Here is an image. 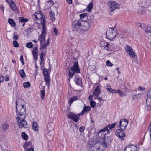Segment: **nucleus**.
I'll return each mask as SVG.
<instances>
[{
    "instance_id": "1",
    "label": "nucleus",
    "mask_w": 151,
    "mask_h": 151,
    "mask_svg": "<svg viewBox=\"0 0 151 151\" xmlns=\"http://www.w3.org/2000/svg\"><path fill=\"white\" fill-rule=\"evenodd\" d=\"M44 23L42 26V30L41 31V34L38 37V40L40 41V50H43L45 48L47 49V47L48 46L49 44V39H47V41L45 42V37L47 33V29L46 27H45Z\"/></svg>"
},
{
    "instance_id": "2",
    "label": "nucleus",
    "mask_w": 151,
    "mask_h": 151,
    "mask_svg": "<svg viewBox=\"0 0 151 151\" xmlns=\"http://www.w3.org/2000/svg\"><path fill=\"white\" fill-rule=\"evenodd\" d=\"M22 100L19 99H17L16 102V111L18 116L16 118H25L26 116V107L23 105H21L19 103Z\"/></svg>"
},
{
    "instance_id": "3",
    "label": "nucleus",
    "mask_w": 151,
    "mask_h": 151,
    "mask_svg": "<svg viewBox=\"0 0 151 151\" xmlns=\"http://www.w3.org/2000/svg\"><path fill=\"white\" fill-rule=\"evenodd\" d=\"M80 72V70L79 68L78 62H75L71 69L69 70V76H73L76 73H79Z\"/></svg>"
},
{
    "instance_id": "4",
    "label": "nucleus",
    "mask_w": 151,
    "mask_h": 151,
    "mask_svg": "<svg viewBox=\"0 0 151 151\" xmlns=\"http://www.w3.org/2000/svg\"><path fill=\"white\" fill-rule=\"evenodd\" d=\"M82 20H79L78 21H75L72 23V26L73 28L75 30L80 32H83L82 28Z\"/></svg>"
},
{
    "instance_id": "5",
    "label": "nucleus",
    "mask_w": 151,
    "mask_h": 151,
    "mask_svg": "<svg viewBox=\"0 0 151 151\" xmlns=\"http://www.w3.org/2000/svg\"><path fill=\"white\" fill-rule=\"evenodd\" d=\"M25 118H16V119L18 120L17 123L18 126L20 128H27L29 127V125L26 121L24 120Z\"/></svg>"
},
{
    "instance_id": "6",
    "label": "nucleus",
    "mask_w": 151,
    "mask_h": 151,
    "mask_svg": "<svg viewBox=\"0 0 151 151\" xmlns=\"http://www.w3.org/2000/svg\"><path fill=\"white\" fill-rule=\"evenodd\" d=\"M35 15L37 21L38 19L40 20L41 23H42V26L44 23L45 26L46 27V19L45 17H43V13L41 11L37 12L36 14H35Z\"/></svg>"
},
{
    "instance_id": "7",
    "label": "nucleus",
    "mask_w": 151,
    "mask_h": 151,
    "mask_svg": "<svg viewBox=\"0 0 151 151\" xmlns=\"http://www.w3.org/2000/svg\"><path fill=\"white\" fill-rule=\"evenodd\" d=\"M108 5L109 6V9L111 12L116 9L119 8V5L116 2L110 1L108 3Z\"/></svg>"
},
{
    "instance_id": "8",
    "label": "nucleus",
    "mask_w": 151,
    "mask_h": 151,
    "mask_svg": "<svg viewBox=\"0 0 151 151\" xmlns=\"http://www.w3.org/2000/svg\"><path fill=\"white\" fill-rule=\"evenodd\" d=\"M112 30H107L106 36V37L111 41L113 40V39L116 36V32H112Z\"/></svg>"
},
{
    "instance_id": "9",
    "label": "nucleus",
    "mask_w": 151,
    "mask_h": 151,
    "mask_svg": "<svg viewBox=\"0 0 151 151\" xmlns=\"http://www.w3.org/2000/svg\"><path fill=\"white\" fill-rule=\"evenodd\" d=\"M124 130L118 129L116 132V134L117 136L119 137L121 141L124 139V138L126 136V135Z\"/></svg>"
},
{
    "instance_id": "10",
    "label": "nucleus",
    "mask_w": 151,
    "mask_h": 151,
    "mask_svg": "<svg viewBox=\"0 0 151 151\" xmlns=\"http://www.w3.org/2000/svg\"><path fill=\"white\" fill-rule=\"evenodd\" d=\"M111 138L110 136H107V137H105V138L103 140V142L101 143V145L103 146V148H102V150H105L107 147V144L111 142Z\"/></svg>"
},
{
    "instance_id": "11",
    "label": "nucleus",
    "mask_w": 151,
    "mask_h": 151,
    "mask_svg": "<svg viewBox=\"0 0 151 151\" xmlns=\"http://www.w3.org/2000/svg\"><path fill=\"white\" fill-rule=\"evenodd\" d=\"M125 50L127 52L128 54L132 58H134L136 56V54L133 51L132 48L130 46L127 45L125 47Z\"/></svg>"
},
{
    "instance_id": "12",
    "label": "nucleus",
    "mask_w": 151,
    "mask_h": 151,
    "mask_svg": "<svg viewBox=\"0 0 151 151\" xmlns=\"http://www.w3.org/2000/svg\"><path fill=\"white\" fill-rule=\"evenodd\" d=\"M100 44L101 46L104 47L106 50H111L110 46H111V45L109 43L106 41L104 40H101L100 42Z\"/></svg>"
},
{
    "instance_id": "13",
    "label": "nucleus",
    "mask_w": 151,
    "mask_h": 151,
    "mask_svg": "<svg viewBox=\"0 0 151 151\" xmlns=\"http://www.w3.org/2000/svg\"><path fill=\"white\" fill-rule=\"evenodd\" d=\"M79 114H76L74 113L71 112L68 116V117L75 122H77L79 120Z\"/></svg>"
},
{
    "instance_id": "14",
    "label": "nucleus",
    "mask_w": 151,
    "mask_h": 151,
    "mask_svg": "<svg viewBox=\"0 0 151 151\" xmlns=\"http://www.w3.org/2000/svg\"><path fill=\"white\" fill-rule=\"evenodd\" d=\"M128 124V121L126 119H122L120 121L119 127L122 130H124Z\"/></svg>"
},
{
    "instance_id": "15",
    "label": "nucleus",
    "mask_w": 151,
    "mask_h": 151,
    "mask_svg": "<svg viewBox=\"0 0 151 151\" xmlns=\"http://www.w3.org/2000/svg\"><path fill=\"white\" fill-rule=\"evenodd\" d=\"M82 28L83 32L88 30L90 27V26L88 21L82 20Z\"/></svg>"
},
{
    "instance_id": "16",
    "label": "nucleus",
    "mask_w": 151,
    "mask_h": 151,
    "mask_svg": "<svg viewBox=\"0 0 151 151\" xmlns=\"http://www.w3.org/2000/svg\"><path fill=\"white\" fill-rule=\"evenodd\" d=\"M101 143H96L93 147H91L92 150L93 151H99V150L101 149V150L102 148H103V146L101 145Z\"/></svg>"
},
{
    "instance_id": "17",
    "label": "nucleus",
    "mask_w": 151,
    "mask_h": 151,
    "mask_svg": "<svg viewBox=\"0 0 151 151\" xmlns=\"http://www.w3.org/2000/svg\"><path fill=\"white\" fill-rule=\"evenodd\" d=\"M111 92L113 93H117L121 97H124L126 96V94L124 92H122L119 90H114L112 89Z\"/></svg>"
},
{
    "instance_id": "18",
    "label": "nucleus",
    "mask_w": 151,
    "mask_h": 151,
    "mask_svg": "<svg viewBox=\"0 0 151 151\" xmlns=\"http://www.w3.org/2000/svg\"><path fill=\"white\" fill-rule=\"evenodd\" d=\"M100 89L98 86L96 87L93 92V94L96 97H98L99 95L100 94Z\"/></svg>"
},
{
    "instance_id": "19",
    "label": "nucleus",
    "mask_w": 151,
    "mask_h": 151,
    "mask_svg": "<svg viewBox=\"0 0 151 151\" xmlns=\"http://www.w3.org/2000/svg\"><path fill=\"white\" fill-rule=\"evenodd\" d=\"M74 81L77 85L81 86L82 84V79L79 76H75Z\"/></svg>"
},
{
    "instance_id": "20",
    "label": "nucleus",
    "mask_w": 151,
    "mask_h": 151,
    "mask_svg": "<svg viewBox=\"0 0 151 151\" xmlns=\"http://www.w3.org/2000/svg\"><path fill=\"white\" fill-rule=\"evenodd\" d=\"M106 134H104V133H102L99 131L98 132V137L99 138V139H101L103 140L105 138L106 135Z\"/></svg>"
},
{
    "instance_id": "21",
    "label": "nucleus",
    "mask_w": 151,
    "mask_h": 151,
    "mask_svg": "<svg viewBox=\"0 0 151 151\" xmlns=\"http://www.w3.org/2000/svg\"><path fill=\"white\" fill-rule=\"evenodd\" d=\"M91 109V107L89 106H85L83 108V110L81 113L80 115H83L85 112H88L90 111Z\"/></svg>"
},
{
    "instance_id": "22",
    "label": "nucleus",
    "mask_w": 151,
    "mask_h": 151,
    "mask_svg": "<svg viewBox=\"0 0 151 151\" xmlns=\"http://www.w3.org/2000/svg\"><path fill=\"white\" fill-rule=\"evenodd\" d=\"M44 80L46 85L48 86L50 85V76H44Z\"/></svg>"
},
{
    "instance_id": "23",
    "label": "nucleus",
    "mask_w": 151,
    "mask_h": 151,
    "mask_svg": "<svg viewBox=\"0 0 151 151\" xmlns=\"http://www.w3.org/2000/svg\"><path fill=\"white\" fill-rule=\"evenodd\" d=\"M33 129L35 131H38L39 127L37 124L35 122H33L32 123Z\"/></svg>"
},
{
    "instance_id": "24",
    "label": "nucleus",
    "mask_w": 151,
    "mask_h": 151,
    "mask_svg": "<svg viewBox=\"0 0 151 151\" xmlns=\"http://www.w3.org/2000/svg\"><path fill=\"white\" fill-rule=\"evenodd\" d=\"M1 127L2 130L5 131L9 128V125L8 124L4 123L2 124Z\"/></svg>"
},
{
    "instance_id": "25",
    "label": "nucleus",
    "mask_w": 151,
    "mask_h": 151,
    "mask_svg": "<svg viewBox=\"0 0 151 151\" xmlns=\"http://www.w3.org/2000/svg\"><path fill=\"white\" fill-rule=\"evenodd\" d=\"M8 22L9 24L12 27H14L16 26V23L11 18H9Z\"/></svg>"
},
{
    "instance_id": "26",
    "label": "nucleus",
    "mask_w": 151,
    "mask_h": 151,
    "mask_svg": "<svg viewBox=\"0 0 151 151\" xmlns=\"http://www.w3.org/2000/svg\"><path fill=\"white\" fill-rule=\"evenodd\" d=\"M20 22L24 23L27 22L28 21V20L27 18H24L23 17H19L18 18Z\"/></svg>"
},
{
    "instance_id": "27",
    "label": "nucleus",
    "mask_w": 151,
    "mask_h": 151,
    "mask_svg": "<svg viewBox=\"0 0 151 151\" xmlns=\"http://www.w3.org/2000/svg\"><path fill=\"white\" fill-rule=\"evenodd\" d=\"M93 6V3L92 2L90 3L87 6V8L88 9L87 11L88 12L91 11L92 9Z\"/></svg>"
},
{
    "instance_id": "28",
    "label": "nucleus",
    "mask_w": 151,
    "mask_h": 151,
    "mask_svg": "<svg viewBox=\"0 0 151 151\" xmlns=\"http://www.w3.org/2000/svg\"><path fill=\"white\" fill-rule=\"evenodd\" d=\"M106 131H107V134H109L110 132V131L107 128V127L106 126V127L105 128L101 129L99 130V131L102 133H104V132Z\"/></svg>"
},
{
    "instance_id": "29",
    "label": "nucleus",
    "mask_w": 151,
    "mask_h": 151,
    "mask_svg": "<svg viewBox=\"0 0 151 151\" xmlns=\"http://www.w3.org/2000/svg\"><path fill=\"white\" fill-rule=\"evenodd\" d=\"M78 99V96H76L72 97L69 100L68 103L70 104V106L71 104L75 101Z\"/></svg>"
},
{
    "instance_id": "30",
    "label": "nucleus",
    "mask_w": 151,
    "mask_h": 151,
    "mask_svg": "<svg viewBox=\"0 0 151 151\" xmlns=\"http://www.w3.org/2000/svg\"><path fill=\"white\" fill-rule=\"evenodd\" d=\"M9 5L10 7L13 11H15L16 10V6L14 2H12Z\"/></svg>"
},
{
    "instance_id": "31",
    "label": "nucleus",
    "mask_w": 151,
    "mask_h": 151,
    "mask_svg": "<svg viewBox=\"0 0 151 151\" xmlns=\"http://www.w3.org/2000/svg\"><path fill=\"white\" fill-rule=\"evenodd\" d=\"M50 72V70L49 69L45 68L43 70L44 76H49Z\"/></svg>"
},
{
    "instance_id": "32",
    "label": "nucleus",
    "mask_w": 151,
    "mask_h": 151,
    "mask_svg": "<svg viewBox=\"0 0 151 151\" xmlns=\"http://www.w3.org/2000/svg\"><path fill=\"white\" fill-rule=\"evenodd\" d=\"M49 14L51 18V19L53 21L55 20V14L54 12H53L52 11H50L49 12Z\"/></svg>"
},
{
    "instance_id": "33",
    "label": "nucleus",
    "mask_w": 151,
    "mask_h": 151,
    "mask_svg": "<svg viewBox=\"0 0 151 151\" xmlns=\"http://www.w3.org/2000/svg\"><path fill=\"white\" fill-rule=\"evenodd\" d=\"M46 54L45 53H44L43 52H42L40 55V64H41L42 63L43 59H44V57H45V56Z\"/></svg>"
},
{
    "instance_id": "34",
    "label": "nucleus",
    "mask_w": 151,
    "mask_h": 151,
    "mask_svg": "<svg viewBox=\"0 0 151 151\" xmlns=\"http://www.w3.org/2000/svg\"><path fill=\"white\" fill-rule=\"evenodd\" d=\"M116 124L117 123L116 122H115L111 124H109L107 126H106V127H107L108 129V128H109L110 129H111L114 127Z\"/></svg>"
},
{
    "instance_id": "35",
    "label": "nucleus",
    "mask_w": 151,
    "mask_h": 151,
    "mask_svg": "<svg viewBox=\"0 0 151 151\" xmlns=\"http://www.w3.org/2000/svg\"><path fill=\"white\" fill-rule=\"evenodd\" d=\"M21 134L22 137L24 140H28V135L25 134V132H23Z\"/></svg>"
},
{
    "instance_id": "36",
    "label": "nucleus",
    "mask_w": 151,
    "mask_h": 151,
    "mask_svg": "<svg viewBox=\"0 0 151 151\" xmlns=\"http://www.w3.org/2000/svg\"><path fill=\"white\" fill-rule=\"evenodd\" d=\"M30 83L29 82H25L23 83V86L25 88H29L30 87Z\"/></svg>"
},
{
    "instance_id": "37",
    "label": "nucleus",
    "mask_w": 151,
    "mask_h": 151,
    "mask_svg": "<svg viewBox=\"0 0 151 151\" xmlns=\"http://www.w3.org/2000/svg\"><path fill=\"white\" fill-rule=\"evenodd\" d=\"M32 145V142L30 141L26 142L24 146V147L25 149L27 148L28 146H30Z\"/></svg>"
},
{
    "instance_id": "38",
    "label": "nucleus",
    "mask_w": 151,
    "mask_h": 151,
    "mask_svg": "<svg viewBox=\"0 0 151 151\" xmlns=\"http://www.w3.org/2000/svg\"><path fill=\"white\" fill-rule=\"evenodd\" d=\"M131 149L128 150V151H137V147L135 145H132L131 147Z\"/></svg>"
},
{
    "instance_id": "39",
    "label": "nucleus",
    "mask_w": 151,
    "mask_h": 151,
    "mask_svg": "<svg viewBox=\"0 0 151 151\" xmlns=\"http://www.w3.org/2000/svg\"><path fill=\"white\" fill-rule=\"evenodd\" d=\"M26 46L27 48H31L33 47V44L32 42H28Z\"/></svg>"
},
{
    "instance_id": "40",
    "label": "nucleus",
    "mask_w": 151,
    "mask_h": 151,
    "mask_svg": "<svg viewBox=\"0 0 151 151\" xmlns=\"http://www.w3.org/2000/svg\"><path fill=\"white\" fill-rule=\"evenodd\" d=\"M90 105L91 106V107L93 108H94L96 105V103L95 101H94L93 100L91 101H90Z\"/></svg>"
},
{
    "instance_id": "41",
    "label": "nucleus",
    "mask_w": 151,
    "mask_h": 151,
    "mask_svg": "<svg viewBox=\"0 0 151 151\" xmlns=\"http://www.w3.org/2000/svg\"><path fill=\"white\" fill-rule=\"evenodd\" d=\"M13 46L15 47H19L18 43L16 40H14L13 42Z\"/></svg>"
},
{
    "instance_id": "42",
    "label": "nucleus",
    "mask_w": 151,
    "mask_h": 151,
    "mask_svg": "<svg viewBox=\"0 0 151 151\" xmlns=\"http://www.w3.org/2000/svg\"><path fill=\"white\" fill-rule=\"evenodd\" d=\"M45 94V91L44 90H42L41 91V96L42 99H44Z\"/></svg>"
},
{
    "instance_id": "43",
    "label": "nucleus",
    "mask_w": 151,
    "mask_h": 151,
    "mask_svg": "<svg viewBox=\"0 0 151 151\" xmlns=\"http://www.w3.org/2000/svg\"><path fill=\"white\" fill-rule=\"evenodd\" d=\"M88 13H84L81 14L80 15V17L81 19L84 18L85 17H86L88 15Z\"/></svg>"
},
{
    "instance_id": "44",
    "label": "nucleus",
    "mask_w": 151,
    "mask_h": 151,
    "mask_svg": "<svg viewBox=\"0 0 151 151\" xmlns=\"http://www.w3.org/2000/svg\"><path fill=\"white\" fill-rule=\"evenodd\" d=\"M146 33H151V27H147L145 30Z\"/></svg>"
},
{
    "instance_id": "45",
    "label": "nucleus",
    "mask_w": 151,
    "mask_h": 151,
    "mask_svg": "<svg viewBox=\"0 0 151 151\" xmlns=\"http://www.w3.org/2000/svg\"><path fill=\"white\" fill-rule=\"evenodd\" d=\"M111 29L112 30V32H116L117 33V30L116 29V26H114L113 27L109 28L107 30H110Z\"/></svg>"
},
{
    "instance_id": "46",
    "label": "nucleus",
    "mask_w": 151,
    "mask_h": 151,
    "mask_svg": "<svg viewBox=\"0 0 151 151\" xmlns=\"http://www.w3.org/2000/svg\"><path fill=\"white\" fill-rule=\"evenodd\" d=\"M106 88L107 91L109 92H111V90H112V88H111L109 84H107L106 85Z\"/></svg>"
},
{
    "instance_id": "47",
    "label": "nucleus",
    "mask_w": 151,
    "mask_h": 151,
    "mask_svg": "<svg viewBox=\"0 0 151 151\" xmlns=\"http://www.w3.org/2000/svg\"><path fill=\"white\" fill-rule=\"evenodd\" d=\"M38 52H36V53H32L34 58L35 60H37L38 58Z\"/></svg>"
},
{
    "instance_id": "48",
    "label": "nucleus",
    "mask_w": 151,
    "mask_h": 151,
    "mask_svg": "<svg viewBox=\"0 0 151 151\" xmlns=\"http://www.w3.org/2000/svg\"><path fill=\"white\" fill-rule=\"evenodd\" d=\"M19 73L20 76H26L25 73L23 69H22L19 70Z\"/></svg>"
},
{
    "instance_id": "49",
    "label": "nucleus",
    "mask_w": 151,
    "mask_h": 151,
    "mask_svg": "<svg viewBox=\"0 0 151 151\" xmlns=\"http://www.w3.org/2000/svg\"><path fill=\"white\" fill-rule=\"evenodd\" d=\"M106 65L107 66H112L113 65L112 63H111L109 60H108L106 61Z\"/></svg>"
},
{
    "instance_id": "50",
    "label": "nucleus",
    "mask_w": 151,
    "mask_h": 151,
    "mask_svg": "<svg viewBox=\"0 0 151 151\" xmlns=\"http://www.w3.org/2000/svg\"><path fill=\"white\" fill-rule=\"evenodd\" d=\"M20 61L22 63V64L24 65V59L23 58V56L22 55H21L20 57Z\"/></svg>"
},
{
    "instance_id": "51",
    "label": "nucleus",
    "mask_w": 151,
    "mask_h": 151,
    "mask_svg": "<svg viewBox=\"0 0 151 151\" xmlns=\"http://www.w3.org/2000/svg\"><path fill=\"white\" fill-rule=\"evenodd\" d=\"M85 129V127L84 126H81L80 127L79 130L81 132H83Z\"/></svg>"
},
{
    "instance_id": "52",
    "label": "nucleus",
    "mask_w": 151,
    "mask_h": 151,
    "mask_svg": "<svg viewBox=\"0 0 151 151\" xmlns=\"http://www.w3.org/2000/svg\"><path fill=\"white\" fill-rule=\"evenodd\" d=\"M132 145H129L128 146H126L124 149V151H126V149L127 148H129V149L128 150L131 149H131V147Z\"/></svg>"
},
{
    "instance_id": "53",
    "label": "nucleus",
    "mask_w": 151,
    "mask_h": 151,
    "mask_svg": "<svg viewBox=\"0 0 151 151\" xmlns=\"http://www.w3.org/2000/svg\"><path fill=\"white\" fill-rule=\"evenodd\" d=\"M37 49V47H35L33 48V50L32 51V53L38 52Z\"/></svg>"
},
{
    "instance_id": "54",
    "label": "nucleus",
    "mask_w": 151,
    "mask_h": 151,
    "mask_svg": "<svg viewBox=\"0 0 151 151\" xmlns=\"http://www.w3.org/2000/svg\"><path fill=\"white\" fill-rule=\"evenodd\" d=\"M93 96H94L93 94V95L90 94V95L88 97V99L89 100H90V101L93 100L92 98L93 97Z\"/></svg>"
},
{
    "instance_id": "55",
    "label": "nucleus",
    "mask_w": 151,
    "mask_h": 151,
    "mask_svg": "<svg viewBox=\"0 0 151 151\" xmlns=\"http://www.w3.org/2000/svg\"><path fill=\"white\" fill-rule=\"evenodd\" d=\"M13 38L15 40H17L18 39V36L17 35H14Z\"/></svg>"
},
{
    "instance_id": "56",
    "label": "nucleus",
    "mask_w": 151,
    "mask_h": 151,
    "mask_svg": "<svg viewBox=\"0 0 151 151\" xmlns=\"http://www.w3.org/2000/svg\"><path fill=\"white\" fill-rule=\"evenodd\" d=\"M4 76H0V83L4 81Z\"/></svg>"
},
{
    "instance_id": "57",
    "label": "nucleus",
    "mask_w": 151,
    "mask_h": 151,
    "mask_svg": "<svg viewBox=\"0 0 151 151\" xmlns=\"http://www.w3.org/2000/svg\"><path fill=\"white\" fill-rule=\"evenodd\" d=\"M58 30L56 29V28L55 27L54 29V32L55 33V34L56 35H57L58 34Z\"/></svg>"
},
{
    "instance_id": "58",
    "label": "nucleus",
    "mask_w": 151,
    "mask_h": 151,
    "mask_svg": "<svg viewBox=\"0 0 151 151\" xmlns=\"http://www.w3.org/2000/svg\"><path fill=\"white\" fill-rule=\"evenodd\" d=\"M140 27L142 29V28H144L145 27V24L142 23V24H141L140 25Z\"/></svg>"
},
{
    "instance_id": "59",
    "label": "nucleus",
    "mask_w": 151,
    "mask_h": 151,
    "mask_svg": "<svg viewBox=\"0 0 151 151\" xmlns=\"http://www.w3.org/2000/svg\"><path fill=\"white\" fill-rule=\"evenodd\" d=\"M51 4V6H53L54 4V3L52 0H50L48 1Z\"/></svg>"
},
{
    "instance_id": "60",
    "label": "nucleus",
    "mask_w": 151,
    "mask_h": 151,
    "mask_svg": "<svg viewBox=\"0 0 151 151\" xmlns=\"http://www.w3.org/2000/svg\"><path fill=\"white\" fill-rule=\"evenodd\" d=\"M139 89L142 91H144L145 90V88H143L141 86H139Z\"/></svg>"
},
{
    "instance_id": "61",
    "label": "nucleus",
    "mask_w": 151,
    "mask_h": 151,
    "mask_svg": "<svg viewBox=\"0 0 151 151\" xmlns=\"http://www.w3.org/2000/svg\"><path fill=\"white\" fill-rule=\"evenodd\" d=\"M27 151H34V148L32 147H31L27 150Z\"/></svg>"
},
{
    "instance_id": "62",
    "label": "nucleus",
    "mask_w": 151,
    "mask_h": 151,
    "mask_svg": "<svg viewBox=\"0 0 151 151\" xmlns=\"http://www.w3.org/2000/svg\"><path fill=\"white\" fill-rule=\"evenodd\" d=\"M0 9L3 12L4 11V7L3 5H1L0 6Z\"/></svg>"
},
{
    "instance_id": "63",
    "label": "nucleus",
    "mask_w": 151,
    "mask_h": 151,
    "mask_svg": "<svg viewBox=\"0 0 151 151\" xmlns=\"http://www.w3.org/2000/svg\"><path fill=\"white\" fill-rule=\"evenodd\" d=\"M148 93H149V95L150 96V98L151 97V89H150L149 90Z\"/></svg>"
},
{
    "instance_id": "64",
    "label": "nucleus",
    "mask_w": 151,
    "mask_h": 151,
    "mask_svg": "<svg viewBox=\"0 0 151 151\" xmlns=\"http://www.w3.org/2000/svg\"><path fill=\"white\" fill-rule=\"evenodd\" d=\"M68 4H71L72 2V0H66Z\"/></svg>"
}]
</instances>
